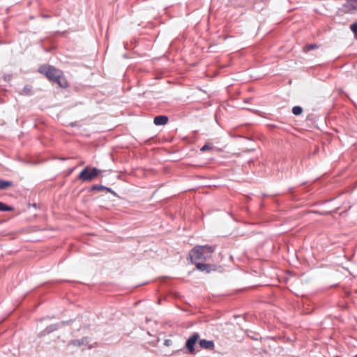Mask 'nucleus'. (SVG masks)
Segmentation results:
<instances>
[{"label":"nucleus","instance_id":"20e7f679","mask_svg":"<svg viewBox=\"0 0 357 357\" xmlns=\"http://www.w3.org/2000/svg\"><path fill=\"white\" fill-rule=\"evenodd\" d=\"M199 337V335L197 333H193L187 340L185 343V347L188 349L189 352L190 354L195 353V348L194 346L197 342L198 339Z\"/></svg>","mask_w":357,"mask_h":357},{"label":"nucleus","instance_id":"f257e3e1","mask_svg":"<svg viewBox=\"0 0 357 357\" xmlns=\"http://www.w3.org/2000/svg\"><path fill=\"white\" fill-rule=\"evenodd\" d=\"M38 72L44 75L51 82H55L61 88L68 86V82L63 75V73L49 65H43L39 67Z\"/></svg>","mask_w":357,"mask_h":357},{"label":"nucleus","instance_id":"4468645a","mask_svg":"<svg viewBox=\"0 0 357 357\" xmlns=\"http://www.w3.org/2000/svg\"><path fill=\"white\" fill-rule=\"evenodd\" d=\"M212 149V146L208 144L201 148V151H206Z\"/></svg>","mask_w":357,"mask_h":357},{"label":"nucleus","instance_id":"9b49d317","mask_svg":"<svg viewBox=\"0 0 357 357\" xmlns=\"http://www.w3.org/2000/svg\"><path fill=\"white\" fill-rule=\"evenodd\" d=\"M292 112L294 115H300L303 112V109L300 106H295L292 108Z\"/></svg>","mask_w":357,"mask_h":357},{"label":"nucleus","instance_id":"f03ea898","mask_svg":"<svg viewBox=\"0 0 357 357\" xmlns=\"http://www.w3.org/2000/svg\"><path fill=\"white\" fill-rule=\"evenodd\" d=\"M214 252V247L210 245H197L189 254L192 263L200 260H206L211 257Z\"/></svg>","mask_w":357,"mask_h":357},{"label":"nucleus","instance_id":"9d476101","mask_svg":"<svg viewBox=\"0 0 357 357\" xmlns=\"http://www.w3.org/2000/svg\"><path fill=\"white\" fill-rule=\"evenodd\" d=\"M11 185H12V182L0 180V189H6V188L11 186Z\"/></svg>","mask_w":357,"mask_h":357},{"label":"nucleus","instance_id":"dca6fc26","mask_svg":"<svg viewBox=\"0 0 357 357\" xmlns=\"http://www.w3.org/2000/svg\"><path fill=\"white\" fill-rule=\"evenodd\" d=\"M354 357H357V355H356Z\"/></svg>","mask_w":357,"mask_h":357},{"label":"nucleus","instance_id":"2eb2a0df","mask_svg":"<svg viewBox=\"0 0 357 357\" xmlns=\"http://www.w3.org/2000/svg\"><path fill=\"white\" fill-rule=\"evenodd\" d=\"M93 189H97V187L96 186H93Z\"/></svg>","mask_w":357,"mask_h":357},{"label":"nucleus","instance_id":"f8f14e48","mask_svg":"<svg viewBox=\"0 0 357 357\" xmlns=\"http://www.w3.org/2000/svg\"><path fill=\"white\" fill-rule=\"evenodd\" d=\"M350 29L354 32L356 38H357V22L353 23L350 26Z\"/></svg>","mask_w":357,"mask_h":357},{"label":"nucleus","instance_id":"7ed1b4c3","mask_svg":"<svg viewBox=\"0 0 357 357\" xmlns=\"http://www.w3.org/2000/svg\"><path fill=\"white\" fill-rule=\"evenodd\" d=\"M101 172L102 171L96 167L86 166L79 174L77 179L82 182H91L98 177Z\"/></svg>","mask_w":357,"mask_h":357},{"label":"nucleus","instance_id":"1a4fd4ad","mask_svg":"<svg viewBox=\"0 0 357 357\" xmlns=\"http://www.w3.org/2000/svg\"><path fill=\"white\" fill-rule=\"evenodd\" d=\"M13 208L0 202V211H11Z\"/></svg>","mask_w":357,"mask_h":357},{"label":"nucleus","instance_id":"39448f33","mask_svg":"<svg viewBox=\"0 0 357 357\" xmlns=\"http://www.w3.org/2000/svg\"><path fill=\"white\" fill-rule=\"evenodd\" d=\"M194 264L196 265V268L200 271L210 273L212 270H215L214 266L211 264L199 263L197 261Z\"/></svg>","mask_w":357,"mask_h":357},{"label":"nucleus","instance_id":"423d86ee","mask_svg":"<svg viewBox=\"0 0 357 357\" xmlns=\"http://www.w3.org/2000/svg\"><path fill=\"white\" fill-rule=\"evenodd\" d=\"M199 346L205 349L213 350L215 345L213 341L207 340L205 339L201 340L199 342Z\"/></svg>","mask_w":357,"mask_h":357},{"label":"nucleus","instance_id":"6e6552de","mask_svg":"<svg viewBox=\"0 0 357 357\" xmlns=\"http://www.w3.org/2000/svg\"><path fill=\"white\" fill-rule=\"evenodd\" d=\"M344 6L347 8V11L350 13L357 11V0H349Z\"/></svg>","mask_w":357,"mask_h":357},{"label":"nucleus","instance_id":"0eeeda50","mask_svg":"<svg viewBox=\"0 0 357 357\" xmlns=\"http://www.w3.org/2000/svg\"><path fill=\"white\" fill-rule=\"evenodd\" d=\"M168 122V117L166 116L160 115L154 118L153 123L156 126L165 125Z\"/></svg>","mask_w":357,"mask_h":357},{"label":"nucleus","instance_id":"ddd939ff","mask_svg":"<svg viewBox=\"0 0 357 357\" xmlns=\"http://www.w3.org/2000/svg\"><path fill=\"white\" fill-rule=\"evenodd\" d=\"M317 47H318V46L315 44L307 45L305 46L304 50L309 51V50H313Z\"/></svg>","mask_w":357,"mask_h":357}]
</instances>
